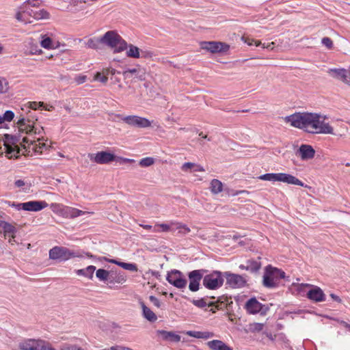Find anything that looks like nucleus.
<instances>
[{"instance_id": "a211bd4d", "label": "nucleus", "mask_w": 350, "mask_h": 350, "mask_svg": "<svg viewBox=\"0 0 350 350\" xmlns=\"http://www.w3.org/2000/svg\"><path fill=\"white\" fill-rule=\"evenodd\" d=\"M296 154L299 155L302 160L306 161L314 158L315 150L310 145L301 144Z\"/></svg>"}, {"instance_id": "e2e57ef3", "label": "nucleus", "mask_w": 350, "mask_h": 350, "mask_svg": "<svg viewBox=\"0 0 350 350\" xmlns=\"http://www.w3.org/2000/svg\"><path fill=\"white\" fill-rule=\"evenodd\" d=\"M191 231L190 228L185 225V228H183L182 230H179V233L182 234H187Z\"/></svg>"}, {"instance_id": "a19ab883", "label": "nucleus", "mask_w": 350, "mask_h": 350, "mask_svg": "<svg viewBox=\"0 0 350 350\" xmlns=\"http://www.w3.org/2000/svg\"><path fill=\"white\" fill-rule=\"evenodd\" d=\"M103 73L107 75V77H108V75H111V77H113L116 75L121 74V72L116 70V69L112 68H106L103 69Z\"/></svg>"}, {"instance_id": "2f4dec72", "label": "nucleus", "mask_w": 350, "mask_h": 350, "mask_svg": "<svg viewBox=\"0 0 350 350\" xmlns=\"http://www.w3.org/2000/svg\"><path fill=\"white\" fill-rule=\"evenodd\" d=\"M29 15L32 16L36 19H41V18H49V14L45 11L44 10H40L39 11H36L33 12L32 15L33 11H25Z\"/></svg>"}, {"instance_id": "bf43d9fd", "label": "nucleus", "mask_w": 350, "mask_h": 350, "mask_svg": "<svg viewBox=\"0 0 350 350\" xmlns=\"http://www.w3.org/2000/svg\"><path fill=\"white\" fill-rule=\"evenodd\" d=\"M214 336L213 332H201V338L207 339Z\"/></svg>"}, {"instance_id": "2eb2a0df", "label": "nucleus", "mask_w": 350, "mask_h": 350, "mask_svg": "<svg viewBox=\"0 0 350 350\" xmlns=\"http://www.w3.org/2000/svg\"><path fill=\"white\" fill-rule=\"evenodd\" d=\"M224 276L226 279V284L232 288H241L246 284V280L241 275L226 271L224 273Z\"/></svg>"}, {"instance_id": "f704fd0d", "label": "nucleus", "mask_w": 350, "mask_h": 350, "mask_svg": "<svg viewBox=\"0 0 350 350\" xmlns=\"http://www.w3.org/2000/svg\"><path fill=\"white\" fill-rule=\"evenodd\" d=\"M41 46L44 49H52L57 48V46H55L52 39L47 36H43L42 40L40 42Z\"/></svg>"}, {"instance_id": "338daca9", "label": "nucleus", "mask_w": 350, "mask_h": 350, "mask_svg": "<svg viewBox=\"0 0 350 350\" xmlns=\"http://www.w3.org/2000/svg\"><path fill=\"white\" fill-rule=\"evenodd\" d=\"M152 56V53L150 51H142V57L145 58L151 57Z\"/></svg>"}, {"instance_id": "dca6fc26", "label": "nucleus", "mask_w": 350, "mask_h": 350, "mask_svg": "<svg viewBox=\"0 0 350 350\" xmlns=\"http://www.w3.org/2000/svg\"><path fill=\"white\" fill-rule=\"evenodd\" d=\"M124 79H137L139 81H144L146 79V72L144 69L137 66L133 68H129L122 72Z\"/></svg>"}, {"instance_id": "4be33fe9", "label": "nucleus", "mask_w": 350, "mask_h": 350, "mask_svg": "<svg viewBox=\"0 0 350 350\" xmlns=\"http://www.w3.org/2000/svg\"><path fill=\"white\" fill-rule=\"evenodd\" d=\"M158 335L161 336L164 340L178 342L180 340V336L173 332H167L165 330H157Z\"/></svg>"}, {"instance_id": "a18cd8bd", "label": "nucleus", "mask_w": 350, "mask_h": 350, "mask_svg": "<svg viewBox=\"0 0 350 350\" xmlns=\"http://www.w3.org/2000/svg\"><path fill=\"white\" fill-rule=\"evenodd\" d=\"M84 213H85V212H83L81 210H79L77 208H71L69 210V214H70V217L72 218L82 215Z\"/></svg>"}, {"instance_id": "c756f323", "label": "nucleus", "mask_w": 350, "mask_h": 350, "mask_svg": "<svg viewBox=\"0 0 350 350\" xmlns=\"http://www.w3.org/2000/svg\"><path fill=\"white\" fill-rule=\"evenodd\" d=\"M129 47V50L126 51V55L129 57L132 58H139L140 57V49L133 44H127V48Z\"/></svg>"}, {"instance_id": "6e6552de", "label": "nucleus", "mask_w": 350, "mask_h": 350, "mask_svg": "<svg viewBox=\"0 0 350 350\" xmlns=\"http://www.w3.org/2000/svg\"><path fill=\"white\" fill-rule=\"evenodd\" d=\"M116 116L121 119L128 125L133 127L147 128L151 126L150 122L146 118H142L137 116H124L121 114H116Z\"/></svg>"}, {"instance_id": "5fc2aeb1", "label": "nucleus", "mask_w": 350, "mask_h": 350, "mask_svg": "<svg viewBox=\"0 0 350 350\" xmlns=\"http://www.w3.org/2000/svg\"><path fill=\"white\" fill-rule=\"evenodd\" d=\"M33 130L30 133H27V135H40L42 132L43 131L44 129L43 127H40V129L36 128L34 126H33Z\"/></svg>"}, {"instance_id": "c03bdc74", "label": "nucleus", "mask_w": 350, "mask_h": 350, "mask_svg": "<svg viewBox=\"0 0 350 350\" xmlns=\"http://www.w3.org/2000/svg\"><path fill=\"white\" fill-rule=\"evenodd\" d=\"M329 321H333L337 322L340 326L346 328L348 331L350 332V322H346L344 321H340L339 319H333L329 317Z\"/></svg>"}, {"instance_id": "9d476101", "label": "nucleus", "mask_w": 350, "mask_h": 350, "mask_svg": "<svg viewBox=\"0 0 350 350\" xmlns=\"http://www.w3.org/2000/svg\"><path fill=\"white\" fill-rule=\"evenodd\" d=\"M245 308L250 314L260 313L261 315H265L269 310L268 306L262 304L255 297H252L247 300Z\"/></svg>"}, {"instance_id": "de8ad7c7", "label": "nucleus", "mask_w": 350, "mask_h": 350, "mask_svg": "<svg viewBox=\"0 0 350 350\" xmlns=\"http://www.w3.org/2000/svg\"><path fill=\"white\" fill-rule=\"evenodd\" d=\"M29 107L33 110H36L38 109H40L41 107H44V103L43 102H29L28 103Z\"/></svg>"}, {"instance_id": "7ed1b4c3", "label": "nucleus", "mask_w": 350, "mask_h": 350, "mask_svg": "<svg viewBox=\"0 0 350 350\" xmlns=\"http://www.w3.org/2000/svg\"><path fill=\"white\" fill-rule=\"evenodd\" d=\"M285 277L284 271L269 265L265 267L262 284L266 288H273L278 286L279 280Z\"/></svg>"}, {"instance_id": "393cba45", "label": "nucleus", "mask_w": 350, "mask_h": 350, "mask_svg": "<svg viewBox=\"0 0 350 350\" xmlns=\"http://www.w3.org/2000/svg\"><path fill=\"white\" fill-rule=\"evenodd\" d=\"M143 312V317L150 322H154L157 319V315L148 308L143 301L139 302Z\"/></svg>"}, {"instance_id": "5701e85b", "label": "nucleus", "mask_w": 350, "mask_h": 350, "mask_svg": "<svg viewBox=\"0 0 350 350\" xmlns=\"http://www.w3.org/2000/svg\"><path fill=\"white\" fill-rule=\"evenodd\" d=\"M2 224H3V230L4 232V236L5 237H8L10 238V239H9L10 243H12V241H14V239L15 238V233L16 232V228L11 224H10L7 221H3V223H2Z\"/></svg>"}, {"instance_id": "f257e3e1", "label": "nucleus", "mask_w": 350, "mask_h": 350, "mask_svg": "<svg viewBox=\"0 0 350 350\" xmlns=\"http://www.w3.org/2000/svg\"><path fill=\"white\" fill-rule=\"evenodd\" d=\"M325 116L310 112H297L284 118L286 123L309 133H328V126L325 124Z\"/></svg>"}, {"instance_id": "b1692460", "label": "nucleus", "mask_w": 350, "mask_h": 350, "mask_svg": "<svg viewBox=\"0 0 350 350\" xmlns=\"http://www.w3.org/2000/svg\"><path fill=\"white\" fill-rule=\"evenodd\" d=\"M206 345L211 350H232L230 347L220 340H213L208 341Z\"/></svg>"}, {"instance_id": "49530a36", "label": "nucleus", "mask_w": 350, "mask_h": 350, "mask_svg": "<svg viewBox=\"0 0 350 350\" xmlns=\"http://www.w3.org/2000/svg\"><path fill=\"white\" fill-rule=\"evenodd\" d=\"M113 281L117 283L122 284L126 281V278L122 274H118L116 277L112 276V278H111L110 283L113 282Z\"/></svg>"}, {"instance_id": "79ce46f5", "label": "nucleus", "mask_w": 350, "mask_h": 350, "mask_svg": "<svg viewBox=\"0 0 350 350\" xmlns=\"http://www.w3.org/2000/svg\"><path fill=\"white\" fill-rule=\"evenodd\" d=\"M8 88L7 80L5 78H0V94L6 92Z\"/></svg>"}, {"instance_id": "f8f14e48", "label": "nucleus", "mask_w": 350, "mask_h": 350, "mask_svg": "<svg viewBox=\"0 0 350 350\" xmlns=\"http://www.w3.org/2000/svg\"><path fill=\"white\" fill-rule=\"evenodd\" d=\"M75 256L74 253L66 247L56 246L49 250V258L53 260H58L60 262Z\"/></svg>"}, {"instance_id": "3c124183", "label": "nucleus", "mask_w": 350, "mask_h": 350, "mask_svg": "<svg viewBox=\"0 0 350 350\" xmlns=\"http://www.w3.org/2000/svg\"><path fill=\"white\" fill-rule=\"evenodd\" d=\"M61 350H82V349L75 345H64Z\"/></svg>"}, {"instance_id": "4d7b16f0", "label": "nucleus", "mask_w": 350, "mask_h": 350, "mask_svg": "<svg viewBox=\"0 0 350 350\" xmlns=\"http://www.w3.org/2000/svg\"><path fill=\"white\" fill-rule=\"evenodd\" d=\"M87 76L85 75H80L75 78V81L78 84H82L86 81Z\"/></svg>"}, {"instance_id": "6ab92c4d", "label": "nucleus", "mask_w": 350, "mask_h": 350, "mask_svg": "<svg viewBox=\"0 0 350 350\" xmlns=\"http://www.w3.org/2000/svg\"><path fill=\"white\" fill-rule=\"evenodd\" d=\"M260 260V257H258L256 260H247L245 265H240L239 267L242 270H246L250 273H256L261 268V262Z\"/></svg>"}, {"instance_id": "c85d7f7f", "label": "nucleus", "mask_w": 350, "mask_h": 350, "mask_svg": "<svg viewBox=\"0 0 350 350\" xmlns=\"http://www.w3.org/2000/svg\"><path fill=\"white\" fill-rule=\"evenodd\" d=\"M96 276L100 280L105 282L108 280H111L112 273L104 269H98L96 272Z\"/></svg>"}, {"instance_id": "20e7f679", "label": "nucleus", "mask_w": 350, "mask_h": 350, "mask_svg": "<svg viewBox=\"0 0 350 350\" xmlns=\"http://www.w3.org/2000/svg\"><path fill=\"white\" fill-rule=\"evenodd\" d=\"M3 141L6 157L8 159H17L19 157L21 151L20 148L18 146V143L20 142L19 137L5 134L3 136Z\"/></svg>"}, {"instance_id": "680f3d73", "label": "nucleus", "mask_w": 350, "mask_h": 350, "mask_svg": "<svg viewBox=\"0 0 350 350\" xmlns=\"http://www.w3.org/2000/svg\"><path fill=\"white\" fill-rule=\"evenodd\" d=\"M14 185L18 188H21L25 185V183L24 180L19 179L15 181Z\"/></svg>"}, {"instance_id": "412c9836", "label": "nucleus", "mask_w": 350, "mask_h": 350, "mask_svg": "<svg viewBox=\"0 0 350 350\" xmlns=\"http://www.w3.org/2000/svg\"><path fill=\"white\" fill-rule=\"evenodd\" d=\"M307 297L315 302H320L325 299V295L318 286H314L307 293Z\"/></svg>"}, {"instance_id": "0e129e2a", "label": "nucleus", "mask_w": 350, "mask_h": 350, "mask_svg": "<svg viewBox=\"0 0 350 350\" xmlns=\"http://www.w3.org/2000/svg\"><path fill=\"white\" fill-rule=\"evenodd\" d=\"M15 18L18 21L25 22V19L23 18V14L21 12H18L16 14Z\"/></svg>"}, {"instance_id": "37998d69", "label": "nucleus", "mask_w": 350, "mask_h": 350, "mask_svg": "<svg viewBox=\"0 0 350 350\" xmlns=\"http://www.w3.org/2000/svg\"><path fill=\"white\" fill-rule=\"evenodd\" d=\"M14 118V113L11 110H7L3 113V116H2V118H3V122H10L13 120Z\"/></svg>"}, {"instance_id": "72a5a7b5", "label": "nucleus", "mask_w": 350, "mask_h": 350, "mask_svg": "<svg viewBox=\"0 0 350 350\" xmlns=\"http://www.w3.org/2000/svg\"><path fill=\"white\" fill-rule=\"evenodd\" d=\"M191 302L196 307L199 308H205L206 306H213L215 305V302L212 301V302H210L209 304H207L205 301V299L204 298H201L200 299H192L191 300Z\"/></svg>"}, {"instance_id": "423d86ee", "label": "nucleus", "mask_w": 350, "mask_h": 350, "mask_svg": "<svg viewBox=\"0 0 350 350\" xmlns=\"http://www.w3.org/2000/svg\"><path fill=\"white\" fill-rule=\"evenodd\" d=\"M38 120V116L35 112L29 111L26 117L21 116L16 124L18 131L21 133H30L33 130V126Z\"/></svg>"}, {"instance_id": "4c0bfd02", "label": "nucleus", "mask_w": 350, "mask_h": 350, "mask_svg": "<svg viewBox=\"0 0 350 350\" xmlns=\"http://www.w3.org/2000/svg\"><path fill=\"white\" fill-rule=\"evenodd\" d=\"M94 79L96 81H98L103 84H106L108 81V77L105 74L103 73V70L101 72H97L94 75Z\"/></svg>"}, {"instance_id": "bb28decb", "label": "nucleus", "mask_w": 350, "mask_h": 350, "mask_svg": "<svg viewBox=\"0 0 350 350\" xmlns=\"http://www.w3.org/2000/svg\"><path fill=\"white\" fill-rule=\"evenodd\" d=\"M35 339H25L18 343L20 350H35Z\"/></svg>"}, {"instance_id": "ddd939ff", "label": "nucleus", "mask_w": 350, "mask_h": 350, "mask_svg": "<svg viewBox=\"0 0 350 350\" xmlns=\"http://www.w3.org/2000/svg\"><path fill=\"white\" fill-rule=\"evenodd\" d=\"M12 206L18 210L23 209L24 211L36 212L47 207L48 204L45 201H29L18 204L13 203Z\"/></svg>"}, {"instance_id": "7c9ffc66", "label": "nucleus", "mask_w": 350, "mask_h": 350, "mask_svg": "<svg viewBox=\"0 0 350 350\" xmlns=\"http://www.w3.org/2000/svg\"><path fill=\"white\" fill-rule=\"evenodd\" d=\"M210 188L213 193L217 194L222 191L223 184L220 180L217 179H213L211 182Z\"/></svg>"}, {"instance_id": "864d4df0", "label": "nucleus", "mask_w": 350, "mask_h": 350, "mask_svg": "<svg viewBox=\"0 0 350 350\" xmlns=\"http://www.w3.org/2000/svg\"><path fill=\"white\" fill-rule=\"evenodd\" d=\"M329 298H331V299L333 302H335L337 304H342V300L340 298V297L334 293H329Z\"/></svg>"}, {"instance_id": "a878e982", "label": "nucleus", "mask_w": 350, "mask_h": 350, "mask_svg": "<svg viewBox=\"0 0 350 350\" xmlns=\"http://www.w3.org/2000/svg\"><path fill=\"white\" fill-rule=\"evenodd\" d=\"M35 350H55L51 345L43 340H35Z\"/></svg>"}, {"instance_id": "603ef678", "label": "nucleus", "mask_w": 350, "mask_h": 350, "mask_svg": "<svg viewBox=\"0 0 350 350\" xmlns=\"http://www.w3.org/2000/svg\"><path fill=\"white\" fill-rule=\"evenodd\" d=\"M195 166V163H191V162H187V163H185L182 167H181V170L183 171H187L188 170H191V169H193V167Z\"/></svg>"}, {"instance_id": "13d9d810", "label": "nucleus", "mask_w": 350, "mask_h": 350, "mask_svg": "<svg viewBox=\"0 0 350 350\" xmlns=\"http://www.w3.org/2000/svg\"><path fill=\"white\" fill-rule=\"evenodd\" d=\"M185 224H183L182 223H172V226L174 227V232L176 230H182L183 228H185Z\"/></svg>"}, {"instance_id": "8fccbe9b", "label": "nucleus", "mask_w": 350, "mask_h": 350, "mask_svg": "<svg viewBox=\"0 0 350 350\" xmlns=\"http://www.w3.org/2000/svg\"><path fill=\"white\" fill-rule=\"evenodd\" d=\"M149 300L151 301V303H152L157 308H161V301H159V299L156 297L154 295H150L149 297Z\"/></svg>"}, {"instance_id": "774afa93", "label": "nucleus", "mask_w": 350, "mask_h": 350, "mask_svg": "<svg viewBox=\"0 0 350 350\" xmlns=\"http://www.w3.org/2000/svg\"><path fill=\"white\" fill-rule=\"evenodd\" d=\"M150 273L152 276H154L157 279H160L161 274L159 271H150Z\"/></svg>"}, {"instance_id": "09e8293b", "label": "nucleus", "mask_w": 350, "mask_h": 350, "mask_svg": "<svg viewBox=\"0 0 350 350\" xmlns=\"http://www.w3.org/2000/svg\"><path fill=\"white\" fill-rule=\"evenodd\" d=\"M160 228H161L162 231L163 232H168L171 231L174 232V228L172 226V224L170 225L166 224H161L158 225Z\"/></svg>"}, {"instance_id": "1a4fd4ad", "label": "nucleus", "mask_w": 350, "mask_h": 350, "mask_svg": "<svg viewBox=\"0 0 350 350\" xmlns=\"http://www.w3.org/2000/svg\"><path fill=\"white\" fill-rule=\"evenodd\" d=\"M88 157L90 161L98 164H107L112 161H116L118 157L113 153H111L107 151H100L96 154L90 153ZM122 159V158L118 157Z\"/></svg>"}, {"instance_id": "6e6d98bb", "label": "nucleus", "mask_w": 350, "mask_h": 350, "mask_svg": "<svg viewBox=\"0 0 350 350\" xmlns=\"http://www.w3.org/2000/svg\"><path fill=\"white\" fill-rule=\"evenodd\" d=\"M187 335L189 336L194 337L196 338H201V332L198 331H189L187 332Z\"/></svg>"}, {"instance_id": "0eeeda50", "label": "nucleus", "mask_w": 350, "mask_h": 350, "mask_svg": "<svg viewBox=\"0 0 350 350\" xmlns=\"http://www.w3.org/2000/svg\"><path fill=\"white\" fill-rule=\"evenodd\" d=\"M166 280L170 284L179 289L185 288L187 284V280L184 274L177 269L168 271Z\"/></svg>"}, {"instance_id": "e433bc0d", "label": "nucleus", "mask_w": 350, "mask_h": 350, "mask_svg": "<svg viewBox=\"0 0 350 350\" xmlns=\"http://www.w3.org/2000/svg\"><path fill=\"white\" fill-rule=\"evenodd\" d=\"M277 173H267L258 176L260 180L275 182Z\"/></svg>"}, {"instance_id": "f3484780", "label": "nucleus", "mask_w": 350, "mask_h": 350, "mask_svg": "<svg viewBox=\"0 0 350 350\" xmlns=\"http://www.w3.org/2000/svg\"><path fill=\"white\" fill-rule=\"evenodd\" d=\"M329 76L350 85V70L345 68H329Z\"/></svg>"}, {"instance_id": "c9c22d12", "label": "nucleus", "mask_w": 350, "mask_h": 350, "mask_svg": "<svg viewBox=\"0 0 350 350\" xmlns=\"http://www.w3.org/2000/svg\"><path fill=\"white\" fill-rule=\"evenodd\" d=\"M229 298L227 296H221L219 297L215 304H216V308L217 310L222 309L224 307H226L228 305Z\"/></svg>"}, {"instance_id": "052dcab7", "label": "nucleus", "mask_w": 350, "mask_h": 350, "mask_svg": "<svg viewBox=\"0 0 350 350\" xmlns=\"http://www.w3.org/2000/svg\"><path fill=\"white\" fill-rule=\"evenodd\" d=\"M35 137H33L31 139H29V137H25L23 138L22 139V143L23 144H33V142L35 141Z\"/></svg>"}, {"instance_id": "cd10ccee", "label": "nucleus", "mask_w": 350, "mask_h": 350, "mask_svg": "<svg viewBox=\"0 0 350 350\" xmlns=\"http://www.w3.org/2000/svg\"><path fill=\"white\" fill-rule=\"evenodd\" d=\"M95 270H96V267H94L93 265H90L88 267H86L85 269H78L77 271V273L79 275H83L90 279H92L94 272Z\"/></svg>"}, {"instance_id": "473e14b6", "label": "nucleus", "mask_w": 350, "mask_h": 350, "mask_svg": "<svg viewBox=\"0 0 350 350\" xmlns=\"http://www.w3.org/2000/svg\"><path fill=\"white\" fill-rule=\"evenodd\" d=\"M102 44L100 40V38H90L86 42V46L92 49H99L100 44Z\"/></svg>"}, {"instance_id": "ea45409f", "label": "nucleus", "mask_w": 350, "mask_h": 350, "mask_svg": "<svg viewBox=\"0 0 350 350\" xmlns=\"http://www.w3.org/2000/svg\"><path fill=\"white\" fill-rule=\"evenodd\" d=\"M154 163V160L152 157L143 158L139 161V165L142 167H149Z\"/></svg>"}, {"instance_id": "58836bf2", "label": "nucleus", "mask_w": 350, "mask_h": 350, "mask_svg": "<svg viewBox=\"0 0 350 350\" xmlns=\"http://www.w3.org/2000/svg\"><path fill=\"white\" fill-rule=\"evenodd\" d=\"M119 266L126 270L131 271H137V267L134 263H127L121 262L120 264H119Z\"/></svg>"}, {"instance_id": "4468645a", "label": "nucleus", "mask_w": 350, "mask_h": 350, "mask_svg": "<svg viewBox=\"0 0 350 350\" xmlns=\"http://www.w3.org/2000/svg\"><path fill=\"white\" fill-rule=\"evenodd\" d=\"M200 45L202 49L212 53L226 52L229 49V45L221 42H202Z\"/></svg>"}, {"instance_id": "9b49d317", "label": "nucleus", "mask_w": 350, "mask_h": 350, "mask_svg": "<svg viewBox=\"0 0 350 350\" xmlns=\"http://www.w3.org/2000/svg\"><path fill=\"white\" fill-rule=\"evenodd\" d=\"M206 272L205 269H196L188 273L189 280V289L192 292H196L200 289V282L203 280V275Z\"/></svg>"}, {"instance_id": "69168bd1", "label": "nucleus", "mask_w": 350, "mask_h": 350, "mask_svg": "<svg viewBox=\"0 0 350 350\" xmlns=\"http://www.w3.org/2000/svg\"><path fill=\"white\" fill-rule=\"evenodd\" d=\"M205 170L204 167L200 165H197L195 163V166L193 167V172H204Z\"/></svg>"}, {"instance_id": "f03ea898", "label": "nucleus", "mask_w": 350, "mask_h": 350, "mask_svg": "<svg viewBox=\"0 0 350 350\" xmlns=\"http://www.w3.org/2000/svg\"><path fill=\"white\" fill-rule=\"evenodd\" d=\"M102 44H105L111 49L113 53H120L127 49V42L115 31H107L101 38Z\"/></svg>"}, {"instance_id": "39448f33", "label": "nucleus", "mask_w": 350, "mask_h": 350, "mask_svg": "<svg viewBox=\"0 0 350 350\" xmlns=\"http://www.w3.org/2000/svg\"><path fill=\"white\" fill-rule=\"evenodd\" d=\"M224 273L213 271L203 278V285L209 290H215L223 285Z\"/></svg>"}, {"instance_id": "aec40b11", "label": "nucleus", "mask_w": 350, "mask_h": 350, "mask_svg": "<svg viewBox=\"0 0 350 350\" xmlns=\"http://www.w3.org/2000/svg\"><path fill=\"white\" fill-rule=\"evenodd\" d=\"M276 181L304 187V184L295 176L286 173H277Z\"/></svg>"}]
</instances>
